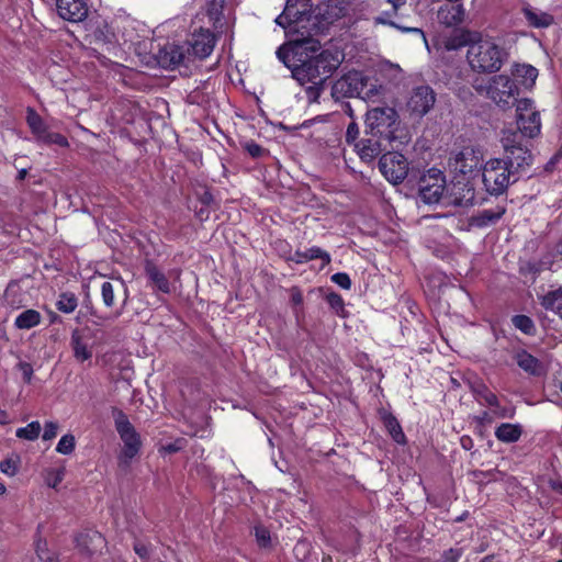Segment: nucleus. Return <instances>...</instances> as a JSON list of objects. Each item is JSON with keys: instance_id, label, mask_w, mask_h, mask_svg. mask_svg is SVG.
Returning a JSON list of instances; mask_svg holds the SVG:
<instances>
[{"instance_id": "28", "label": "nucleus", "mask_w": 562, "mask_h": 562, "mask_svg": "<svg viewBox=\"0 0 562 562\" xmlns=\"http://www.w3.org/2000/svg\"><path fill=\"white\" fill-rule=\"evenodd\" d=\"M145 272L154 286L164 293L170 292V284L166 276L151 262L146 261Z\"/></svg>"}, {"instance_id": "7", "label": "nucleus", "mask_w": 562, "mask_h": 562, "mask_svg": "<svg viewBox=\"0 0 562 562\" xmlns=\"http://www.w3.org/2000/svg\"><path fill=\"white\" fill-rule=\"evenodd\" d=\"M516 123L520 135L533 138L540 134L541 119L530 99H521L516 104Z\"/></svg>"}, {"instance_id": "33", "label": "nucleus", "mask_w": 562, "mask_h": 562, "mask_svg": "<svg viewBox=\"0 0 562 562\" xmlns=\"http://www.w3.org/2000/svg\"><path fill=\"white\" fill-rule=\"evenodd\" d=\"M42 316L35 310H26L16 316L14 325L19 329H31L41 323Z\"/></svg>"}, {"instance_id": "56", "label": "nucleus", "mask_w": 562, "mask_h": 562, "mask_svg": "<svg viewBox=\"0 0 562 562\" xmlns=\"http://www.w3.org/2000/svg\"><path fill=\"white\" fill-rule=\"evenodd\" d=\"M13 293H14V289L9 286L4 293V299H5V302L10 305H14L15 301L13 299H11L13 296Z\"/></svg>"}, {"instance_id": "6", "label": "nucleus", "mask_w": 562, "mask_h": 562, "mask_svg": "<svg viewBox=\"0 0 562 562\" xmlns=\"http://www.w3.org/2000/svg\"><path fill=\"white\" fill-rule=\"evenodd\" d=\"M519 89L506 75L492 77L486 87L487 97L502 109H508L517 102Z\"/></svg>"}, {"instance_id": "4", "label": "nucleus", "mask_w": 562, "mask_h": 562, "mask_svg": "<svg viewBox=\"0 0 562 562\" xmlns=\"http://www.w3.org/2000/svg\"><path fill=\"white\" fill-rule=\"evenodd\" d=\"M112 416L114 418L115 429L123 441L119 461L121 465L128 467L131 460L136 457L140 450V436L122 409L113 407Z\"/></svg>"}, {"instance_id": "55", "label": "nucleus", "mask_w": 562, "mask_h": 562, "mask_svg": "<svg viewBox=\"0 0 562 562\" xmlns=\"http://www.w3.org/2000/svg\"><path fill=\"white\" fill-rule=\"evenodd\" d=\"M291 301L294 305H300L303 302V296L299 290H292Z\"/></svg>"}, {"instance_id": "26", "label": "nucleus", "mask_w": 562, "mask_h": 562, "mask_svg": "<svg viewBox=\"0 0 562 562\" xmlns=\"http://www.w3.org/2000/svg\"><path fill=\"white\" fill-rule=\"evenodd\" d=\"M314 259H322L324 265H328L330 262V255L322 248L314 246L304 251L296 250L291 257V260L296 263H305Z\"/></svg>"}, {"instance_id": "30", "label": "nucleus", "mask_w": 562, "mask_h": 562, "mask_svg": "<svg viewBox=\"0 0 562 562\" xmlns=\"http://www.w3.org/2000/svg\"><path fill=\"white\" fill-rule=\"evenodd\" d=\"M385 88L379 85L376 80L366 77V86L363 87L360 98L369 102H378L385 94Z\"/></svg>"}, {"instance_id": "46", "label": "nucleus", "mask_w": 562, "mask_h": 562, "mask_svg": "<svg viewBox=\"0 0 562 562\" xmlns=\"http://www.w3.org/2000/svg\"><path fill=\"white\" fill-rule=\"evenodd\" d=\"M58 424L55 422H48L45 424L44 432H43V440L47 441L57 436L58 432Z\"/></svg>"}, {"instance_id": "12", "label": "nucleus", "mask_w": 562, "mask_h": 562, "mask_svg": "<svg viewBox=\"0 0 562 562\" xmlns=\"http://www.w3.org/2000/svg\"><path fill=\"white\" fill-rule=\"evenodd\" d=\"M446 189V178L443 173L435 168L424 173L418 182V192L420 200L426 204L438 203Z\"/></svg>"}, {"instance_id": "53", "label": "nucleus", "mask_w": 562, "mask_h": 562, "mask_svg": "<svg viewBox=\"0 0 562 562\" xmlns=\"http://www.w3.org/2000/svg\"><path fill=\"white\" fill-rule=\"evenodd\" d=\"M474 419L479 425H485L491 424L494 420V417L492 413L483 412L481 415L475 416Z\"/></svg>"}, {"instance_id": "44", "label": "nucleus", "mask_w": 562, "mask_h": 562, "mask_svg": "<svg viewBox=\"0 0 562 562\" xmlns=\"http://www.w3.org/2000/svg\"><path fill=\"white\" fill-rule=\"evenodd\" d=\"M326 301L329 304V306L331 308H334L336 312H339V311H341L344 308V300H342V297L339 294L335 293V292L329 293L326 296Z\"/></svg>"}, {"instance_id": "22", "label": "nucleus", "mask_w": 562, "mask_h": 562, "mask_svg": "<svg viewBox=\"0 0 562 562\" xmlns=\"http://www.w3.org/2000/svg\"><path fill=\"white\" fill-rule=\"evenodd\" d=\"M70 347L75 359L79 362L89 360L92 357L90 339L80 329H75L72 331L70 338Z\"/></svg>"}, {"instance_id": "23", "label": "nucleus", "mask_w": 562, "mask_h": 562, "mask_svg": "<svg viewBox=\"0 0 562 562\" xmlns=\"http://www.w3.org/2000/svg\"><path fill=\"white\" fill-rule=\"evenodd\" d=\"M521 12L528 25L531 27L543 29L549 27L554 23L552 14L529 4L524 5Z\"/></svg>"}, {"instance_id": "17", "label": "nucleus", "mask_w": 562, "mask_h": 562, "mask_svg": "<svg viewBox=\"0 0 562 562\" xmlns=\"http://www.w3.org/2000/svg\"><path fill=\"white\" fill-rule=\"evenodd\" d=\"M389 140L390 139H384V136L371 133V137L361 139L356 144V147L362 160L371 161L381 155V153L386 148L385 142Z\"/></svg>"}, {"instance_id": "60", "label": "nucleus", "mask_w": 562, "mask_h": 562, "mask_svg": "<svg viewBox=\"0 0 562 562\" xmlns=\"http://www.w3.org/2000/svg\"><path fill=\"white\" fill-rule=\"evenodd\" d=\"M26 170L25 169H22L19 171V175H18V179L19 180H23L25 177H26Z\"/></svg>"}, {"instance_id": "64", "label": "nucleus", "mask_w": 562, "mask_h": 562, "mask_svg": "<svg viewBox=\"0 0 562 562\" xmlns=\"http://www.w3.org/2000/svg\"><path fill=\"white\" fill-rule=\"evenodd\" d=\"M468 193H470L471 195L467 199V201H470L473 199V192H472V189H468Z\"/></svg>"}, {"instance_id": "8", "label": "nucleus", "mask_w": 562, "mask_h": 562, "mask_svg": "<svg viewBox=\"0 0 562 562\" xmlns=\"http://www.w3.org/2000/svg\"><path fill=\"white\" fill-rule=\"evenodd\" d=\"M101 297L105 307L113 310V318H117L128 301V291L122 279L103 281L101 284Z\"/></svg>"}, {"instance_id": "1", "label": "nucleus", "mask_w": 562, "mask_h": 562, "mask_svg": "<svg viewBox=\"0 0 562 562\" xmlns=\"http://www.w3.org/2000/svg\"><path fill=\"white\" fill-rule=\"evenodd\" d=\"M277 57L302 86L324 83L342 60L338 50H321L319 41L313 37L296 38L281 45L277 50Z\"/></svg>"}, {"instance_id": "52", "label": "nucleus", "mask_w": 562, "mask_h": 562, "mask_svg": "<svg viewBox=\"0 0 562 562\" xmlns=\"http://www.w3.org/2000/svg\"><path fill=\"white\" fill-rule=\"evenodd\" d=\"M292 0H288L285 10L276 19V23L282 27H286L288 24V10L290 9Z\"/></svg>"}, {"instance_id": "3", "label": "nucleus", "mask_w": 562, "mask_h": 562, "mask_svg": "<svg viewBox=\"0 0 562 562\" xmlns=\"http://www.w3.org/2000/svg\"><path fill=\"white\" fill-rule=\"evenodd\" d=\"M482 179L485 190L493 195H501L517 181L515 170L502 158H492L482 167Z\"/></svg>"}, {"instance_id": "59", "label": "nucleus", "mask_w": 562, "mask_h": 562, "mask_svg": "<svg viewBox=\"0 0 562 562\" xmlns=\"http://www.w3.org/2000/svg\"><path fill=\"white\" fill-rule=\"evenodd\" d=\"M389 4L395 8H403L406 4V0H385Z\"/></svg>"}, {"instance_id": "34", "label": "nucleus", "mask_w": 562, "mask_h": 562, "mask_svg": "<svg viewBox=\"0 0 562 562\" xmlns=\"http://www.w3.org/2000/svg\"><path fill=\"white\" fill-rule=\"evenodd\" d=\"M513 75L520 79L525 87H531L538 77V70L531 65H516Z\"/></svg>"}, {"instance_id": "58", "label": "nucleus", "mask_w": 562, "mask_h": 562, "mask_svg": "<svg viewBox=\"0 0 562 562\" xmlns=\"http://www.w3.org/2000/svg\"><path fill=\"white\" fill-rule=\"evenodd\" d=\"M179 449H180V447L177 445V442L169 443V445L162 447V450H165L168 453L177 452Z\"/></svg>"}, {"instance_id": "19", "label": "nucleus", "mask_w": 562, "mask_h": 562, "mask_svg": "<svg viewBox=\"0 0 562 562\" xmlns=\"http://www.w3.org/2000/svg\"><path fill=\"white\" fill-rule=\"evenodd\" d=\"M402 8H395L391 5L390 10L381 11L376 16L373 18L374 25H389L400 30L403 33H416L422 36V38L426 42L425 33L419 27L404 26L395 22V18L398 16V11Z\"/></svg>"}, {"instance_id": "36", "label": "nucleus", "mask_w": 562, "mask_h": 562, "mask_svg": "<svg viewBox=\"0 0 562 562\" xmlns=\"http://www.w3.org/2000/svg\"><path fill=\"white\" fill-rule=\"evenodd\" d=\"M41 424L40 422H32L27 424L25 427H21L16 429V437L25 440H35L38 438L41 434Z\"/></svg>"}, {"instance_id": "14", "label": "nucleus", "mask_w": 562, "mask_h": 562, "mask_svg": "<svg viewBox=\"0 0 562 562\" xmlns=\"http://www.w3.org/2000/svg\"><path fill=\"white\" fill-rule=\"evenodd\" d=\"M366 86V76L360 71H349L339 78L331 88V95L339 100L342 98H360Z\"/></svg>"}, {"instance_id": "25", "label": "nucleus", "mask_w": 562, "mask_h": 562, "mask_svg": "<svg viewBox=\"0 0 562 562\" xmlns=\"http://www.w3.org/2000/svg\"><path fill=\"white\" fill-rule=\"evenodd\" d=\"M522 426L519 424L503 423L495 429V437L504 443L517 442L522 435Z\"/></svg>"}, {"instance_id": "47", "label": "nucleus", "mask_w": 562, "mask_h": 562, "mask_svg": "<svg viewBox=\"0 0 562 562\" xmlns=\"http://www.w3.org/2000/svg\"><path fill=\"white\" fill-rule=\"evenodd\" d=\"M0 470L2 473L13 476L18 471L16 461L12 459H7L0 463Z\"/></svg>"}, {"instance_id": "5", "label": "nucleus", "mask_w": 562, "mask_h": 562, "mask_svg": "<svg viewBox=\"0 0 562 562\" xmlns=\"http://www.w3.org/2000/svg\"><path fill=\"white\" fill-rule=\"evenodd\" d=\"M502 144L505 151L503 160L508 162V167L515 170V173L525 170L532 164V155L527 145L521 142L519 133H506L502 138Z\"/></svg>"}, {"instance_id": "31", "label": "nucleus", "mask_w": 562, "mask_h": 562, "mask_svg": "<svg viewBox=\"0 0 562 562\" xmlns=\"http://www.w3.org/2000/svg\"><path fill=\"white\" fill-rule=\"evenodd\" d=\"M471 390L476 401L486 406H497V396L484 383L477 382L472 384Z\"/></svg>"}, {"instance_id": "27", "label": "nucleus", "mask_w": 562, "mask_h": 562, "mask_svg": "<svg viewBox=\"0 0 562 562\" xmlns=\"http://www.w3.org/2000/svg\"><path fill=\"white\" fill-rule=\"evenodd\" d=\"M515 359L520 369L532 375H540L543 372L541 362L527 351L517 352Z\"/></svg>"}, {"instance_id": "63", "label": "nucleus", "mask_w": 562, "mask_h": 562, "mask_svg": "<svg viewBox=\"0 0 562 562\" xmlns=\"http://www.w3.org/2000/svg\"><path fill=\"white\" fill-rule=\"evenodd\" d=\"M5 492V486L0 483V495L3 494Z\"/></svg>"}, {"instance_id": "15", "label": "nucleus", "mask_w": 562, "mask_h": 562, "mask_svg": "<svg viewBox=\"0 0 562 562\" xmlns=\"http://www.w3.org/2000/svg\"><path fill=\"white\" fill-rule=\"evenodd\" d=\"M452 167L462 175H471L479 170L483 161V153L480 148L467 146L456 153L451 158Z\"/></svg>"}, {"instance_id": "38", "label": "nucleus", "mask_w": 562, "mask_h": 562, "mask_svg": "<svg viewBox=\"0 0 562 562\" xmlns=\"http://www.w3.org/2000/svg\"><path fill=\"white\" fill-rule=\"evenodd\" d=\"M76 440L70 434L64 435L56 447V451L61 454H70L75 449Z\"/></svg>"}, {"instance_id": "50", "label": "nucleus", "mask_w": 562, "mask_h": 562, "mask_svg": "<svg viewBox=\"0 0 562 562\" xmlns=\"http://www.w3.org/2000/svg\"><path fill=\"white\" fill-rule=\"evenodd\" d=\"M19 370L22 372L23 379L26 383H30L33 375V368L29 362L20 361L18 363Z\"/></svg>"}, {"instance_id": "20", "label": "nucleus", "mask_w": 562, "mask_h": 562, "mask_svg": "<svg viewBox=\"0 0 562 562\" xmlns=\"http://www.w3.org/2000/svg\"><path fill=\"white\" fill-rule=\"evenodd\" d=\"M76 541L80 550L88 555H93L97 552H101L105 546V539L99 531L95 530H89L80 533L76 538Z\"/></svg>"}, {"instance_id": "40", "label": "nucleus", "mask_w": 562, "mask_h": 562, "mask_svg": "<svg viewBox=\"0 0 562 562\" xmlns=\"http://www.w3.org/2000/svg\"><path fill=\"white\" fill-rule=\"evenodd\" d=\"M493 408L492 415L496 418H513L515 416V408L504 407L499 405L497 400V406H491Z\"/></svg>"}, {"instance_id": "10", "label": "nucleus", "mask_w": 562, "mask_h": 562, "mask_svg": "<svg viewBox=\"0 0 562 562\" xmlns=\"http://www.w3.org/2000/svg\"><path fill=\"white\" fill-rule=\"evenodd\" d=\"M397 119V112L391 106H375L367 113V124L371 133L384 136V139H391Z\"/></svg>"}, {"instance_id": "62", "label": "nucleus", "mask_w": 562, "mask_h": 562, "mask_svg": "<svg viewBox=\"0 0 562 562\" xmlns=\"http://www.w3.org/2000/svg\"><path fill=\"white\" fill-rule=\"evenodd\" d=\"M322 562H333V558L330 555H324Z\"/></svg>"}, {"instance_id": "9", "label": "nucleus", "mask_w": 562, "mask_h": 562, "mask_svg": "<svg viewBox=\"0 0 562 562\" xmlns=\"http://www.w3.org/2000/svg\"><path fill=\"white\" fill-rule=\"evenodd\" d=\"M435 102V91L427 85H420L408 92L405 111L411 117L422 119L434 108Z\"/></svg>"}, {"instance_id": "45", "label": "nucleus", "mask_w": 562, "mask_h": 562, "mask_svg": "<svg viewBox=\"0 0 562 562\" xmlns=\"http://www.w3.org/2000/svg\"><path fill=\"white\" fill-rule=\"evenodd\" d=\"M323 90V83H311L306 88V95L310 102H316Z\"/></svg>"}, {"instance_id": "48", "label": "nucleus", "mask_w": 562, "mask_h": 562, "mask_svg": "<svg viewBox=\"0 0 562 562\" xmlns=\"http://www.w3.org/2000/svg\"><path fill=\"white\" fill-rule=\"evenodd\" d=\"M134 551L142 560L146 561L149 558L150 547L144 542L135 541Z\"/></svg>"}, {"instance_id": "51", "label": "nucleus", "mask_w": 562, "mask_h": 562, "mask_svg": "<svg viewBox=\"0 0 562 562\" xmlns=\"http://www.w3.org/2000/svg\"><path fill=\"white\" fill-rule=\"evenodd\" d=\"M246 150L248 151V154L251 156V157H260L263 153V148L254 143V142H250V143H247L246 144Z\"/></svg>"}, {"instance_id": "13", "label": "nucleus", "mask_w": 562, "mask_h": 562, "mask_svg": "<svg viewBox=\"0 0 562 562\" xmlns=\"http://www.w3.org/2000/svg\"><path fill=\"white\" fill-rule=\"evenodd\" d=\"M379 168L385 179L397 184L403 182L408 173L407 159L400 153H386L381 156Z\"/></svg>"}, {"instance_id": "54", "label": "nucleus", "mask_w": 562, "mask_h": 562, "mask_svg": "<svg viewBox=\"0 0 562 562\" xmlns=\"http://www.w3.org/2000/svg\"><path fill=\"white\" fill-rule=\"evenodd\" d=\"M37 555L44 562H57V558L49 555L48 553L42 551L40 548L37 549Z\"/></svg>"}, {"instance_id": "37", "label": "nucleus", "mask_w": 562, "mask_h": 562, "mask_svg": "<svg viewBox=\"0 0 562 562\" xmlns=\"http://www.w3.org/2000/svg\"><path fill=\"white\" fill-rule=\"evenodd\" d=\"M77 299L71 293H63L56 303L57 310L64 313H71L76 310Z\"/></svg>"}, {"instance_id": "43", "label": "nucleus", "mask_w": 562, "mask_h": 562, "mask_svg": "<svg viewBox=\"0 0 562 562\" xmlns=\"http://www.w3.org/2000/svg\"><path fill=\"white\" fill-rule=\"evenodd\" d=\"M331 281L345 290H349L351 288V280L345 272H337L333 274Z\"/></svg>"}, {"instance_id": "16", "label": "nucleus", "mask_w": 562, "mask_h": 562, "mask_svg": "<svg viewBox=\"0 0 562 562\" xmlns=\"http://www.w3.org/2000/svg\"><path fill=\"white\" fill-rule=\"evenodd\" d=\"M58 15L69 22H81L88 15V4L85 0H56Z\"/></svg>"}, {"instance_id": "42", "label": "nucleus", "mask_w": 562, "mask_h": 562, "mask_svg": "<svg viewBox=\"0 0 562 562\" xmlns=\"http://www.w3.org/2000/svg\"><path fill=\"white\" fill-rule=\"evenodd\" d=\"M255 536H256L257 543L260 547L266 548L270 544V540H271L270 532L265 527H256Z\"/></svg>"}, {"instance_id": "21", "label": "nucleus", "mask_w": 562, "mask_h": 562, "mask_svg": "<svg viewBox=\"0 0 562 562\" xmlns=\"http://www.w3.org/2000/svg\"><path fill=\"white\" fill-rule=\"evenodd\" d=\"M437 18L441 24L448 27L457 26L464 21L465 10L462 4L448 3L439 8Z\"/></svg>"}, {"instance_id": "49", "label": "nucleus", "mask_w": 562, "mask_h": 562, "mask_svg": "<svg viewBox=\"0 0 562 562\" xmlns=\"http://www.w3.org/2000/svg\"><path fill=\"white\" fill-rule=\"evenodd\" d=\"M358 136H359V126L357 125V123L351 122L348 125L347 131H346V142L349 144H352L356 142Z\"/></svg>"}, {"instance_id": "2", "label": "nucleus", "mask_w": 562, "mask_h": 562, "mask_svg": "<svg viewBox=\"0 0 562 562\" xmlns=\"http://www.w3.org/2000/svg\"><path fill=\"white\" fill-rule=\"evenodd\" d=\"M445 45L449 50L468 46V63L472 70L480 74L498 71L507 59V52L503 46L477 31L459 29L446 40Z\"/></svg>"}, {"instance_id": "32", "label": "nucleus", "mask_w": 562, "mask_h": 562, "mask_svg": "<svg viewBox=\"0 0 562 562\" xmlns=\"http://www.w3.org/2000/svg\"><path fill=\"white\" fill-rule=\"evenodd\" d=\"M164 53L165 61L173 67L184 64L188 54L184 47L173 44L166 46Z\"/></svg>"}, {"instance_id": "11", "label": "nucleus", "mask_w": 562, "mask_h": 562, "mask_svg": "<svg viewBox=\"0 0 562 562\" xmlns=\"http://www.w3.org/2000/svg\"><path fill=\"white\" fill-rule=\"evenodd\" d=\"M26 123L37 143L59 147L69 146L67 138L59 133L52 132L41 115L32 108H27Z\"/></svg>"}, {"instance_id": "57", "label": "nucleus", "mask_w": 562, "mask_h": 562, "mask_svg": "<svg viewBox=\"0 0 562 562\" xmlns=\"http://www.w3.org/2000/svg\"><path fill=\"white\" fill-rule=\"evenodd\" d=\"M551 488L558 494H562V482L558 480L550 481Z\"/></svg>"}, {"instance_id": "35", "label": "nucleus", "mask_w": 562, "mask_h": 562, "mask_svg": "<svg viewBox=\"0 0 562 562\" xmlns=\"http://www.w3.org/2000/svg\"><path fill=\"white\" fill-rule=\"evenodd\" d=\"M385 427L391 435V437L397 442V443H404L405 442V435L402 430L401 425L398 424L397 419L393 416H386L384 418Z\"/></svg>"}, {"instance_id": "41", "label": "nucleus", "mask_w": 562, "mask_h": 562, "mask_svg": "<svg viewBox=\"0 0 562 562\" xmlns=\"http://www.w3.org/2000/svg\"><path fill=\"white\" fill-rule=\"evenodd\" d=\"M462 557V549L459 548H450L441 554L440 559L437 562H458Z\"/></svg>"}, {"instance_id": "39", "label": "nucleus", "mask_w": 562, "mask_h": 562, "mask_svg": "<svg viewBox=\"0 0 562 562\" xmlns=\"http://www.w3.org/2000/svg\"><path fill=\"white\" fill-rule=\"evenodd\" d=\"M513 324L525 334H531L535 329L532 321L526 315H516L513 317Z\"/></svg>"}, {"instance_id": "29", "label": "nucleus", "mask_w": 562, "mask_h": 562, "mask_svg": "<svg viewBox=\"0 0 562 562\" xmlns=\"http://www.w3.org/2000/svg\"><path fill=\"white\" fill-rule=\"evenodd\" d=\"M541 305L562 319V288L549 291L539 297Z\"/></svg>"}, {"instance_id": "61", "label": "nucleus", "mask_w": 562, "mask_h": 562, "mask_svg": "<svg viewBox=\"0 0 562 562\" xmlns=\"http://www.w3.org/2000/svg\"><path fill=\"white\" fill-rule=\"evenodd\" d=\"M557 251L562 255V238L557 244Z\"/></svg>"}, {"instance_id": "18", "label": "nucleus", "mask_w": 562, "mask_h": 562, "mask_svg": "<svg viewBox=\"0 0 562 562\" xmlns=\"http://www.w3.org/2000/svg\"><path fill=\"white\" fill-rule=\"evenodd\" d=\"M215 40L211 32L200 31L193 34L187 48L188 55H193L200 59L207 57L214 48Z\"/></svg>"}, {"instance_id": "24", "label": "nucleus", "mask_w": 562, "mask_h": 562, "mask_svg": "<svg viewBox=\"0 0 562 562\" xmlns=\"http://www.w3.org/2000/svg\"><path fill=\"white\" fill-rule=\"evenodd\" d=\"M506 212L504 205H496L492 209H484L473 216L472 224L476 227H486L496 223Z\"/></svg>"}]
</instances>
